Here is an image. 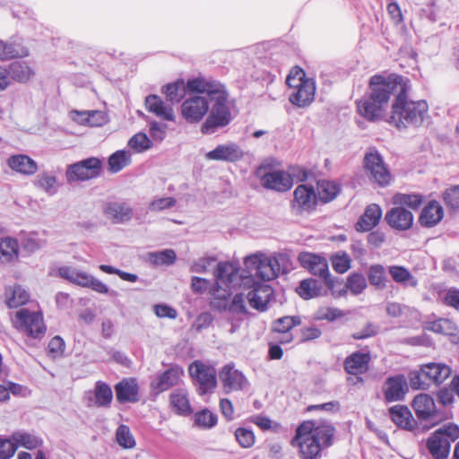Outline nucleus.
<instances>
[{"mask_svg": "<svg viewBox=\"0 0 459 459\" xmlns=\"http://www.w3.org/2000/svg\"><path fill=\"white\" fill-rule=\"evenodd\" d=\"M215 282L210 288V307L219 312L229 311L232 314H246L247 307L242 293L232 299L231 289L240 284L241 275L238 268L230 262H220L214 272Z\"/></svg>", "mask_w": 459, "mask_h": 459, "instance_id": "f257e3e1", "label": "nucleus"}, {"mask_svg": "<svg viewBox=\"0 0 459 459\" xmlns=\"http://www.w3.org/2000/svg\"><path fill=\"white\" fill-rule=\"evenodd\" d=\"M187 89L199 94H206L213 102L210 114L202 125L204 134H212L217 128L224 127L232 120L229 105V94L225 86L217 80L199 76L187 81Z\"/></svg>", "mask_w": 459, "mask_h": 459, "instance_id": "f03ea898", "label": "nucleus"}, {"mask_svg": "<svg viewBox=\"0 0 459 459\" xmlns=\"http://www.w3.org/2000/svg\"><path fill=\"white\" fill-rule=\"evenodd\" d=\"M409 90V80L395 74L393 92L394 101L387 121L399 129L409 126H420L428 117V103L423 100H410Z\"/></svg>", "mask_w": 459, "mask_h": 459, "instance_id": "7ed1b4c3", "label": "nucleus"}, {"mask_svg": "<svg viewBox=\"0 0 459 459\" xmlns=\"http://www.w3.org/2000/svg\"><path fill=\"white\" fill-rule=\"evenodd\" d=\"M334 431L329 423L307 420L298 427L291 444L299 446L303 459H318L322 447L332 444Z\"/></svg>", "mask_w": 459, "mask_h": 459, "instance_id": "20e7f679", "label": "nucleus"}, {"mask_svg": "<svg viewBox=\"0 0 459 459\" xmlns=\"http://www.w3.org/2000/svg\"><path fill=\"white\" fill-rule=\"evenodd\" d=\"M395 74H375L369 80V93L357 101L359 114L368 121L380 119L394 92Z\"/></svg>", "mask_w": 459, "mask_h": 459, "instance_id": "39448f33", "label": "nucleus"}, {"mask_svg": "<svg viewBox=\"0 0 459 459\" xmlns=\"http://www.w3.org/2000/svg\"><path fill=\"white\" fill-rule=\"evenodd\" d=\"M459 438V427L447 424L437 429L426 442L429 453L434 459H446L451 443Z\"/></svg>", "mask_w": 459, "mask_h": 459, "instance_id": "423d86ee", "label": "nucleus"}, {"mask_svg": "<svg viewBox=\"0 0 459 459\" xmlns=\"http://www.w3.org/2000/svg\"><path fill=\"white\" fill-rule=\"evenodd\" d=\"M13 324L20 332L33 339H41L47 331L42 313L25 307L16 312Z\"/></svg>", "mask_w": 459, "mask_h": 459, "instance_id": "0eeeda50", "label": "nucleus"}, {"mask_svg": "<svg viewBox=\"0 0 459 459\" xmlns=\"http://www.w3.org/2000/svg\"><path fill=\"white\" fill-rule=\"evenodd\" d=\"M244 264L248 270L254 271L255 276L264 282L274 280L279 275L281 269L280 263L275 256L261 253L247 256Z\"/></svg>", "mask_w": 459, "mask_h": 459, "instance_id": "6e6552de", "label": "nucleus"}, {"mask_svg": "<svg viewBox=\"0 0 459 459\" xmlns=\"http://www.w3.org/2000/svg\"><path fill=\"white\" fill-rule=\"evenodd\" d=\"M301 266L310 273L321 278L329 290L334 295L335 280L329 273L328 262L325 256L310 252H301L298 257Z\"/></svg>", "mask_w": 459, "mask_h": 459, "instance_id": "1a4fd4ad", "label": "nucleus"}, {"mask_svg": "<svg viewBox=\"0 0 459 459\" xmlns=\"http://www.w3.org/2000/svg\"><path fill=\"white\" fill-rule=\"evenodd\" d=\"M188 371L197 385L199 394L212 393L216 387V370L213 367L195 360L189 365Z\"/></svg>", "mask_w": 459, "mask_h": 459, "instance_id": "9d476101", "label": "nucleus"}, {"mask_svg": "<svg viewBox=\"0 0 459 459\" xmlns=\"http://www.w3.org/2000/svg\"><path fill=\"white\" fill-rule=\"evenodd\" d=\"M101 170V160L91 157L72 164L66 170L68 182L84 181L96 178Z\"/></svg>", "mask_w": 459, "mask_h": 459, "instance_id": "9b49d317", "label": "nucleus"}, {"mask_svg": "<svg viewBox=\"0 0 459 459\" xmlns=\"http://www.w3.org/2000/svg\"><path fill=\"white\" fill-rule=\"evenodd\" d=\"M364 166L371 181L380 186H387L391 181V174L385 165L381 155L377 151L367 152Z\"/></svg>", "mask_w": 459, "mask_h": 459, "instance_id": "f8f14e48", "label": "nucleus"}, {"mask_svg": "<svg viewBox=\"0 0 459 459\" xmlns=\"http://www.w3.org/2000/svg\"><path fill=\"white\" fill-rule=\"evenodd\" d=\"M240 281L245 286L249 285V283L252 282L249 286L252 290H249L247 295L250 306L260 311L265 310L267 304L273 295L272 287L265 282L255 281L253 279L244 277L242 275Z\"/></svg>", "mask_w": 459, "mask_h": 459, "instance_id": "ddd939ff", "label": "nucleus"}, {"mask_svg": "<svg viewBox=\"0 0 459 459\" xmlns=\"http://www.w3.org/2000/svg\"><path fill=\"white\" fill-rule=\"evenodd\" d=\"M209 110V103L205 97L200 95L190 96L181 105L183 117L188 123L201 121Z\"/></svg>", "mask_w": 459, "mask_h": 459, "instance_id": "4468645a", "label": "nucleus"}, {"mask_svg": "<svg viewBox=\"0 0 459 459\" xmlns=\"http://www.w3.org/2000/svg\"><path fill=\"white\" fill-rule=\"evenodd\" d=\"M219 378L225 393L244 390L248 386V381L244 374L236 369L233 364L225 365L219 372Z\"/></svg>", "mask_w": 459, "mask_h": 459, "instance_id": "2eb2a0df", "label": "nucleus"}, {"mask_svg": "<svg viewBox=\"0 0 459 459\" xmlns=\"http://www.w3.org/2000/svg\"><path fill=\"white\" fill-rule=\"evenodd\" d=\"M292 208L299 212H310L316 205L317 195L312 186L299 185L293 193Z\"/></svg>", "mask_w": 459, "mask_h": 459, "instance_id": "dca6fc26", "label": "nucleus"}, {"mask_svg": "<svg viewBox=\"0 0 459 459\" xmlns=\"http://www.w3.org/2000/svg\"><path fill=\"white\" fill-rule=\"evenodd\" d=\"M260 181L264 188L277 192H286L293 185L290 175L283 170L266 172L261 177Z\"/></svg>", "mask_w": 459, "mask_h": 459, "instance_id": "f3484780", "label": "nucleus"}, {"mask_svg": "<svg viewBox=\"0 0 459 459\" xmlns=\"http://www.w3.org/2000/svg\"><path fill=\"white\" fill-rule=\"evenodd\" d=\"M243 156V150L235 143L220 144L205 154V158L209 160H221L227 162L238 161L241 160Z\"/></svg>", "mask_w": 459, "mask_h": 459, "instance_id": "a211bd4d", "label": "nucleus"}, {"mask_svg": "<svg viewBox=\"0 0 459 459\" xmlns=\"http://www.w3.org/2000/svg\"><path fill=\"white\" fill-rule=\"evenodd\" d=\"M184 370L179 366H172L163 373L158 375L151 383V387L157 392H164L172 386L178 385Z\"/></svg>", "mask_w": 459, "mask_h": 459, "instance_id": "6ab92c4d", "label": "nucleus"}, {"mask_svg": "<svg viewBox=\"0 0 459 459\" xmlns=\"http://www.w3.org/2000/svg\"><path fill=\"white\" fill-rule=\"evenodd\" d=\"M315 93V82L308 78L299 82V87L290 95L289 100L299 108H304L314 100Z\"/></svg>", "mask_w": 459, "mask_h": 459, "instance_id": "aec40b11", "label": "nucleus"}, {"mask_svg": "<svg viewBox=\"0 0 459 459\" xmlns=\"http://www.w3.org/2000/svg\"><path fill=\"white\" fill-rule=\"evenodd\" d=\"M407 390L406 378L403 375H396L388 377L384 385L385 399L388 403L397 402L403 399Z\"/></svg>", "mask_w": 459, "mask_h": 459, "instance_id": "412c9836", "label": "nucleus"}, {"mask_svg": "<svg viewBox=\"0 0 459 459\" xmlns=\"http://www.w3.org/2000/svg\"><path fill=\"white\" fill-rule=\"evenodd\" d=\"M133 208L126 203L109 202L103 208L104 214L113 223H126L133 218Z\"/></svg>", "mask_w": 459, "mask_h": 459, "instance_id": "4be33fe9", "label": "nucleus"}, {"mask_svg": "<svg viewBox=\"0 0 459 459\" xmlns=\"http://www.w3.org/2000/svg\"><path fill=\"white\" fill-rule=\"evenodd\" d=\"M388 225L398 230L410 229L413 222L412 213L403 207H394L388 211L385 217Z\"/></svg>", "mask_w": 459, "mask_h": 459, "instance_id": "5701e85b", "label": "nucleus"}, {"mask_svg": "<svg viewBox=\"0 0 459 459\" xmlns=\"http://www.w3.org/2000/svg\"><path fill=\"white\" fill-rule=\"evenodd\" d=\"M381 217L382 209L380 206L377 204H371L366 207L356 223L355 229L359 232L369 231L379 223Z\"/></svg>", "mask_w": 459, "mask_h": 459, "instance_id": "b1692460", "label": "nucleus"}, {"mask_svg": "<svg viewBox=\"0 0 459 459\" xmlns=\"http://www.w3.org/2000/svg\"><path fill=\"white\" fill-rule=\"evenodd\" d=\"M421 371L426 379L436 385L442 384L452 374V368L448 365L436 362L422 365Z\"/></svg>", "mask_w": 459, "mask_h": 459, "instance_id": "393cba45", "label": "nucleus"}, {"mask_svg": "<svg viewBox=\"0 0 459 459\" xmlns=\"http://www.w3.org/2000/svg\"><path fill=\"white\" fill-rule=\"evenodd\" d=\"M117 399L119 403H135L138 399V385L134 378L124 379L115 386Z\"/></svg>", "mask_w": 459, "mask_h": 459, "instance_id": "a878e982", "label": "nucleus"}, {"mask_svg": "<svg viewBox=\"0 0 459 459\" xmlns=\"http://www.w3.org/2000/svg\"><path fill=\"white\" fill-rule=\"evenodd\" d=\"M412 407L417 417L420 420H429L436 412V403L432 396L428 394H420L415 396Z\"/></svg>", "mask_w": 459, "mask_h": 459, "instance_id": "bb28decb", "label": "nucleus"}, {"mask_svg": "<svg viewBox=\"0 0 459 459\" xmlns=\"http://www.w3.org/2000/svg\"><path fill=\"white\" fill-rule=\"evenodd\" d=\"M19 243L12 237L0 238V264H11L18 261Z\"/></svg>", "mask_w": 459, "mask_h": 459, "instance_id": "cd10ccee", "label": "nucleus"}, {"mask_svg": "<svg viewBox=\"0 0 459 459\" xmlns=\"http://www.w3.org/2000/svg\"><path fill=\"white\" fill-rule=\"evenodd\" d=\"M145 107L149 112L155 114L157 117L168 121H174L173 108L170 105L165 104L159 96L149 95L146 97Z\"/></svg>", "mask_w": 459, "mask_h": 459, "instance_id": "c85d7f7f", "label": "nucleus"}, {"mask_svg": "<svg viewBox=\"0 0 459 459\" xmlns=\"http://www.w3.org/2000/svg\"><path fill=\"white\" fill-rule=\"evenodd\" d=\"M8 166L14 171L30 176L38 170L37 162L25 154L12 155L7 160Z\"/></svg>", "mask_w": 459, "mask_h": 459, "instance_id": "c756f323", "label": "nucleus"}, {"mask_svg": "<svg viewBox=\"0 0 459 459\" xmlns=\"http://www.w3.org/2000/svg\"><path fill=\"white\" fill-rule=\"evenodd\" d=\"M444 211L441 204L437 201L429 202L421 211L420 222L425 227L437 225L443 218Z\"/></svg>", "mask_w": 459, "mask_h": 459, "instance_id": "7c9ffc66", "label": "nucleus"}, {"mask_svg": "<svg viewBox=\"0 0 459 459\" xmlns=\"http://www.w3.org/2000/svg\"><path fill=\"white\" fill-rule=\"evenodd\" d=\"M170 405L178 414L187 416L192 413L188 393L185 388H178L170 394Z\"/></svg>", "mask_w": 459, "mask_h": 459, "instance_id": "2f4dec72", "label": "nucleus"}, {"mask_svg": "<svg viewBox=\"0 0 459 459\" xmlns=\"http://www.w3.org/2000/svg\"><path fill=\"white\" fill-rule=\"evenodd\" d=\"M369 355L368 353L355 352L347 357L344 361V369L348 374H362L368 368Z\"/></svg>", "mask_w": 459, "mask_h": 459, "instance_id": "473e14b6", "label": "nucleus"}, {"mask_svg": "<svg viewBox=\"0 0 459 459\" xmlns=\"http://www.w3.org/2000/svg\"><path fill=\"white\" fill-rule=\"evenodd\" d=\"M392 420L399 427L405 429L413 428V419L410 410L403 405H395L389 409Z\"/></svg>", "mask_w": 459, "mask_h": 459, "instance_id": "72a5a7b5", "label": "nucleus"}, {"mask_svg": "<svg viewBox=\"0 0 459 459\" xmlns=\"http://www.w3.org/2000/svg\"><path fill=\"white\" fill-rule=\"evenodd\" d=\"M297 293L304 299H310L323 294V285L316 279L308 278L300 281Z\"/></svg>", "mask_w": 459, "mask_h": 459, "instance_id": "f704fd0d", "label": "nucleus"}, {"mask_svg": "<svg viewBox=\"0 0 459 459\" xmlns=\"http://www.w3.org/2000/svg\"><path fill=\"white\" fill-rule=\"evenodd\" d=\"M186 91L188 93H195L188 91L187 82L185 84L183 80L169 83L162 88V92L165 94L167 100L171 103H178Z\"/></svg>", "mask_w": 459, "mask_h": 459, "instance_id": "c9c22d12", "label": "nucleus"}, {"mask_svg": "<svg viewBox=\"0 0 459 459\" xmlns=\"http://www.w3.org/2000/svg\"><path fill=\"white\" fill-rule=\"evenodd\" d=\"M13 443L18 446H22L26 449L31 450L41 446L43 440L41 437L33 433L25 431H16L12 435Z\"/></svg>", "mask_w": 459, "mask_h": 459, "instance_id": "e433bc0d", "label": "nucleus"}, {"mask_svg": "<svg viewBox=\"0 0 459 459\" xmlns=\"http://www.w3.org/2000/svg\"><path fill=\"white\" fill-rule=\"evenodd\" d=\"M58 274L60 277L69 281L70 282L82 287H85V285H87L90 276L88 273L70 266H62L58 268Z\"/></svg>", "mask_w": 459, "mask_h": 459, "instance_id": "4c0bfd02", "label": "nucleus"}, {"mask_svg": "<svg viewBox=\"0 0 459 459\" xmlns=\"http://www.w3.org/2000/svg\"><path fill=\"white\" fill-rule=\"evenodd\" d=\"M5 298L9 307H17L29 300V294L22 286L14 285L5 289Z\"/></svg>", "mask_w": 459, "mask_h": 459, "instance_id": "58836bf2", "label": "nucleus"}, {"mask_svg": "<svg viewBox=\"0 0 459 459\" xmlns=\"http://www.w3.org/2000/svg\"><path fill=\"white\" fill-rule=\"evenodd\" d=\"M340 185L329 180H321L317 183L316 195L323 203L333 200L340 193Z\"/></svg>", "mask_w": 459, "mask_h": 459, "instance_id": "ea45409f", "label": "nucleus"}, {"mask_svg": "<svg viewBox=\"0 0 459 459\" xmlns=\"http://www.w3.org/2000/svg\"><path fill=\"white\" fill-rule=\"evenodd\" d=\"M33 185L49 195H53L57 192L56 178L48 172L39 173L33 180Z\"/></svg>", "mask_w": 459, "mask_h": 459, "instance_id": "a19ab883", "label": "nucleus"}, {"mask_svg": "<svg viewBox=\"0 0 459 459\" xmlns=\"http://www.w3.org/2000/svg\"><path fill=\"white\" fill-rule=\"evenodd\" d=\"M94 396L97 406L109 407L113 399V393L108 384L98 381L95 384Z\"/></svg>", "mask_w": 459, "mask_h": 459, "instance_id": "79ce46f5", "label": "nucleus"}, {"mask_svg": "<svg viewBox=\"0 0 459 459\" xmlns=\"http://www.w3.org/2000/svg\"><path fill=\"white\" fill-rule=\"evenodd\" d=\"M131 162V153L125 150L117 151L108 158V169L112 173H117Z\"/></svg>", "mask_w": 459, "mask_h": 459, "instance_id": "37998d69", "label": "nucleus"}, {"mask_svg": "<svg viewBox=\"0 0 459 459\" xmlns=\"http://www.w3.org/2000/svg\"><path fill=\"white\" fill-rule=\"evenodd\" d=\"M366 287L367 281L365 277L359 273H353L349 276L344 288L338 291L336 297L344 295L347 290H350L352 294L358 295L360 294L366 289Z\"/></svg>", "mask_w": 459, "mask_h": 459, "instance_id": "c03bdc74", "label": "nucleus"}, {"mask_svg": "<svg viewBox=\"0 0 459 459\" xmlns=\"http://www.w3.org/2000/svg\"><path fill=\"white\" fill-rule=\"evenodd\" d=\"M176 258V253L172 249H165L148 254V261L155 266L171 265L175 263Z\"/></svg>", "mask_w": 459, "mask_h": 459, "instance_id": "a18cd8bd", "label": "nucleus"}, {"mask_svg": "<svg viewBox=\"0 0 459 459\" xmlns=\"http://www.w3.org/2000/svg\"><path fill=\"white\" fill-rule=\"evenodd\" d=\"M195 425L203 429L213 428L218 421L217 415L208 409L201 410L194 415Z\"/></svg>", "mask_w": 459, "mask_h": 459, "instance_id": "49530a36", "label": "nucleus"}, {"mask_svg": "<svg viewBox=\"0 0 459 459\" xmlns=\"http://www.w3.org/2000/svg\"><path fill=\"white\" fill-rule=\"evenodd\" d=\"M8 73L11 78L18 82H26L32 75L31 69L24 63L15 61L9 65Z\"/></svg>", "mask_w": 459, "mask_h": 459, "instance_id": "de8ad7c7", "label": "nucleus"}, {"mask_svg": "<svg viewBox=\"0 0 459 459\" xmlns=\"http://www.w3.org/2000/svg\"><path fill=\"white\" fill-rule=\"evenodd\" d=\"M369 283L378 290H383L386 286V275L384 266L375 264L370 266L368 273Z\"/></svg>", "mask_w": 459, "mask_h": 459, "instance_id": "09e8293b", "label": "nucleus"}, {"mask_svg": "<svg viewBox=\"0 0 459 459\" xmlns=\"http://www.w3.org/2000/svg\"><path fill=\"white\" fill-rule=\"evenodd\" d=\"M389 273L394 281L403 284H408L411 287L417 285V281L412 277L411 273L402 266H391L389 268Z\"/></svg>", "mask_w": 459, "mask_h": 459, "instance_id": "8fccbe9b", "label": "nucleus"}, {"mask_svg": "<svg viewBox=\"0 0 459 459\" xmlns=\"http://www.w3.org/2000/svg\"><path fill=\"white\" fill-rule=\"evenodd\" d=\"M116 440L123 448L131 449L135 446V439L126 425H119L116 431Z\"/></svg>", "mask_w": 459, "mask_h": 459, "instance_id": "3c124183", "label": "nucleus"}, {"mask_svg": "<svg viewBox=\"0 0 459 459\" xmlns=\"http://www.w3.org/2000/svg\"><path fill=\"white\" fill-rule=\"evenodd\" d=\"M128 146L135 152H143L152 148V142L145 134L138 133L129 139Z\"/></svg>", "mask_w": 459, "mask_h": 459, "instance_id": "603ef678", "label": "nucleus"}, {"mask_svg": "<svg viewBox=\"0 0 459 459\" xmlns=\"http://www.w3.org/2000/svg\"><path fill=\"white\" fill-rule=\"evenodd\" d=\"M177 200L174 197H155L148 204L147 212H160L174 207Z\"/></svg>", "mask_w": 459, "mask_h": 459, "instance_id": "864d4df0", "label": "nucleus"}, {"mask_svg": "<svg viewBox=\"0 0 459 459\" xmlns=\"http://www.w3.org/2000/svg\"><path fill=\"white\" fill-rule=\"evenodd\" d=\"M44 245L45 241L41 239L36 232H30L22 239V247L28 253H33L41 248Z\"/></svg>", "mask_w": 459, "mask_h": 459, "instance_id": "5fc2aeb1", "label": "nucleus"}, {"mask_svg": "<svg viewBox=\"0 0 459 459\" xmlns=\"http://www.w3.org/2000/svg\"><path fill=\"white\" fill-rule=\"evenodd\" d=\"M235 437L239 446L243 448L253 446L255 441L254 432L247 428H238L235 430Z\"/></svg>", "mask_w": 459, "mask_h": 459, "instance_id": "6e6d98bb", "label": "nucleus"}, {"mask_svg": "<svg viewBox=\"0 0 459 459\" xmlns=\"http://www.w3.org/2000/svg\"><path fill=\"white\" fill-rule=\"evenodd\" d=\"M301 320L299 316H283L276 320L273 324V330L279 333H288L295 325H300Z\"/></svg>", "mask_w": 459, "mask_h": 459, "instance_id": "4d7b16f0", "label": "nucleus"}, {"mask_svg": "<svg viewBox=\"0 0 459 459\" xmlns=\"http://www.w3.org/2000/svg\"><path fill=\"white\" fill-rule=\"evenodd\" d=\"M346 313L337 307H322L316 312V317L319 320H327L333 322L336 319L342 318Z\"/></svg>", "mask_w": 459, "mask_h": 459, "instance_id": "13d9d810", "label": "nucleus"}, {"mask_svg": "<svg viewBox=\"0 0 459 459\" xmlns=\"http://www.w3.org/2000/svg\"><path fill=\"white\" fill-rule=\"evenodd\" d=\"M422 202L420 195H396L394 197V203L403 205H407L411 209H417Z\"/></svg>", "mask_w": 459, "mask_h": 459, "instance_id": "bf43d9fd", "label": "nucleus"}, {"mask_svg": "<svg viewBox=\"0 0 459 459\" xmlns=\"http://www.w3.org/2000/svg\"><path fill=\"white\" fill-rule=\"evenodd\" d=\"M445 204L451 209L459 208V186L447 188L443 194Z\"/></svg>", "mask_w": 459, "mask_h": 459, "instance_id": "052dcab7", "label": "nucleus"}, {"mask_svg": "<svg viewBox=\"0 0 459 459\" xmlns=\"http://www.w3.org/2000/svg\"><path fill=\"white\" fill-rule=\"evenodd\" d=\"M333 270L338 273H344L351 267V259L348 255H335L332 258Z\"/></svg>", "mask_w": 459, "mask_h": 459, "instance_id": "680f3d73", "label": "nucleus"}, {"mask_svg": "<svg viewBox=\"0 0 459 459\" xmlns=\"http://www.w3.org/2000/svg\"><path fill=\"white\" fill-rule=\"evenodd\" d=\"M214 262L215 257L213 256L201 257L193 262L190 270L193 273H204L208 271L209 267H211Z\"/></svg>", "mask_w": 459, "mask_h": 459, "instance_id": "e2e57ef3", "label": "nucleus"}, {"mask_svg": "<svg viewBox=\"0 0 459 459\" xmlns=\"http://www.w3.org/2000/svg\"><path fill=\"white\" fill-rule=\"evenodd\" d=\"M15 451L16 445L12 437L11 439L0 437V459H10Z\"/></svg>", "mask_w": 459, "mask_h": 459, "instance_id": "0e129e2a", "label": "nucleus"}, {"mask_svg": "<svg viewBox=\"0 0 459 459\" xmlns=\"http://www.w3.org/2000/svg\"><path fill=\"white\" fill-rule=\"evenodd\" d=\"M212 286V283L207 279L200 278L197 276H194L191 279V288L195 293L204 294L206 291L208 294L210 293V288Z\"/></svg>", "mask_w": 459, "mask_h": 459, "instance_id": "69168bd1", "label": "nucleus"}, {"mask_svg": "<svg viewBox=\"0 0 459 459\" xmlns=\"http://www.w3.org/2000/svg\"><path fill=\"white\" fill-rule=\"evenodd\" d=\"M307 78L305 77V72L299 68L296 67L290 71L286 79V83L290 88H293L294 90L299 87V82L301 81H305Z\"/></svg>", "mask_w": 459, "mask_h": 459, "instance_id": "338daca9", "label": "nucleus"}, {"mask_svg": "<svg viewBox=\"0 0 459 459\" xmlns=\"http://www.w3.org/2000/svg\"><path fill=\"white\" fill-rule=\"evenodd\" d=\"M443 301L446 306L459 311V290L456 288L448 289L444 295Z\"/></svg>", "mask_w": 459, "mask_h": 459, "instance_id": "774afa93", "label": "nucleus"}]
</instances>
